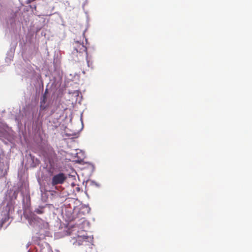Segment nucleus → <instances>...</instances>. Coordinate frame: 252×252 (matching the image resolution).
I'll use <instances>...</instances> for the list:
<instances>
[{"instance_id":"nucleus-1","label":"nucleus","mask_w":252,"mask_h":252,"mask_svg":"<svg viewBox=\"0 0 252 252\" xmlns=\"http://www.w3.org/2000/svg\"><path fill=\"white\" fill-rule=\"evenodd\" d=\"M92 240L90 237L77 235L75 237H72L70 242L75 246H79L82 245H86L87 243L89 242Z\"/></svg>"},{"instance_id":"nucleus-2","label":"nucleus","mask_w":252,"mask_h":252,"mask_svg":"<svg viewBox=\"0 0 252 252\" xmlns=\"http://www.w3.org/2000/svg\"><path fill=\"white\" fill-rule=\"evenodd\" d=\"M66 179V177L64 174L60 173L54 175L51 181V184L53 186H55L58 184H63Z\"/></svg>"},{"instance_id":"nucleus-3","label":"nucleus","mask_w":252,"mask_h":252,"mask_svg":"<svg viewBox=\"0 0 252 252\" xmlns=\"http://www.w3.org/2000/svg\"><path fill=\"white\" fill-rule=\"evenodd\" d=\"M14 203L12 201H11V200L9 201L8 202V203L7 204V205L6 206V207H5V209H6V211L7 212L6 214V216L4 218V219H2L0 227L2 226V224L4 222H5L6 221H7L9 220V214L11 212L14 211Z\"/></svg>"},{"instance_id":"nucleus-4","label":"nucleus","mask_w":252,"mask_h":252,"mask_svg":"<svg viewBox=\"0 0 252 252\" xmlns=\"http://www.w3.org/2000/svg\"><path fill=\"white\" fill-rule=\"evenodd\" d=\"M73 48L74 50L76 51V53H83L84 52L87 54V47L84 45L83 43L79 42V41H74L73 43Z\"/></svg>"},{"instance_id":"nucleus-5","label":"nucleus","mask_w":252,"mask_h":252,"mask_svg":"<svg viewBox=\"0 0 252 252\" xmlns=\"http://www.w3.org/2000/svg\"><path fill=\"white\" fill-rule=\"evenodd\" d=\"M34 212L38 214H42L44 213V210L42 208H37L34 210Z\"/></svg>"},{"instance_id":"nucleus-6","label":"nucleus","mask_w":252,"mask_h":252,"mask_svg":"<svg viewBox=\"0 0 252 252\" xmlns=\"http://www.w3.org/2000/svg\"><path fill=\"white\" fill-rule=\"evenodd\" d=\"M41 252H50V251L48 249H43Z\"/></svg>"},{"instance_id":"nucleus-7","label":"nucleus","mask_w":252,"mask_h":252,"mask_svg":"<svg viewBox=\"0 0 252 252\" xmlns=\"http://www.w3.org/2000/svg\"><path fill=\"white\" fill-rule=\"evenodd\" d=\"M87 63H88V66H90V65L91 64V63H89V61L87 60Z\"/></svg>"},{"instance_id":"nucleus-8","label":"nucleus","mask_w":252,"mask_h":252,"mask_svg":"<svg viewBox=\"0 0 252 252\" xmlns=\"http://www.w3.org/2000/svg\"><path fill=\"white\" fill-rule=\"evenodd\" d=\"M87 63H88V66H90V65L91 64V63H89V61L87 60Z\"/></svg>"}]
</instances>
